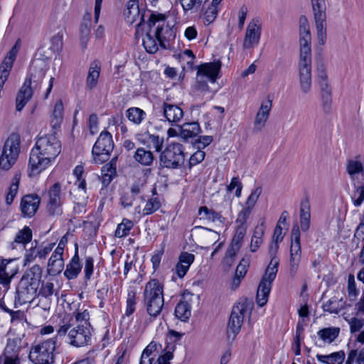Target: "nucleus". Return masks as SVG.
Here are the masks:
<instances>
[{"label": "nucleus", "instance_id": "052dcab7", "mask_svg": "<svg viewBox=\"0 0 364 364\" xmlns=\"http://www.w3.org/2000/svg\"><path fill=\"white\" fill-rule=\"evenodd\" d=\"M249 265H250V258L247 257H243L240 260L239 264L237 265V267L236 268L235 274L238 275L239 277L244 278L247 272Z\"/></svg>", "mask_w": 364, "mask_h": 364}, {"label": "nucleus", "instance_id": "09e8293b", "mask_svg": "<svg viewBox=\"0 0 364 364\" xmlns=\"http://www.w3.org/2000/svg\"><path fill=\"white\" fill-rule=\"evenodd\" d=\"M341 301L342 299L338 301L336 297L331 298L326 302L323 304L322 307L323 311H328L330 314H338L341 309L339 306V302Z\"/></svg>", "mask_w": 364, "mask_h": 364}, {"label": "nucleus", "instance_id": "dca6fc26", "mask_svg": "<svg viewBox=\"0 0 364 364\" xmlns=\"http://www.w3.org/2000/svg\"><path fill=\"white\" fill-rule=\"evenodd\" d=\"M347 173L352 179H354L358 174L364 175V165L355 158L348 161L346 166ZM358 197L353 201L355 207H359L364 202V183L359 186L355 190Z\"/></svg>", "mask_w": 364, "mask_h": 364}, {"label": "nucleus", "instance_id": "4be33fe9", "mask_svg": "<svg viewBox=\"0 0 364 364\" xmlns=\"http://www.w3.org/2000/svg\"><path fill=\"white\" fill-rule=\"evenodd\" d=\"M318 82L321 91L323 108L325 112H328L331 105V90L328 83L327 75L324 71H319Z\"/></svg>", "mask_w": 364, "mask_h": 364}, {"label": "nucleus", "instance_id": "4468645a", "mask_svg": "<svg viewBox=\"0 0 364 364\" xmlns=\"http://www.w3.org/2000/svg\"><path fill=\"white\" fill-rule=\"evenodd\" d=\"M28 276H23L16 289L15 305L31 303L36 296L38 284L33 282Z\"/></svg>", "mask_w": 364, "mask_h": 364}, {"label": "nucleus", "instance_id": "0e129e2a", "mask_svg": "<svg viewBox=\"0 0 364 364\" xmlns=\"http://www.w3.org/2000/svg\"><path fill=\"white\" fill-rule=\"evenodd\" d=\"M217 6L212 4L205 12V23L208 25L212 23L218 15Z\"/></svg>", "mask_w": 364, "mask_h": 364}, {"label": "nucleus", "instance_id": "bb28decb", "mask_svg": "<svg viewBox=\"0 0 364 364\" xmlns=\"http://www.w3.org/2000/svg\"><path fill=\"white\" fill-rule=\"evenodd\" d=\"M17 53V46L15 45L8 53L3 63L0 65V79L6 81Z\"/></svg>", "mask_w": 364, "mask_h": 364}, {"label": "nucleus", "instance_id": "49530a36", "mask_svg": "<svg viewBox=\"0 0 364 364\" xmlns=\"http://www.w3.org/2000/svg\"><path fill=\"white\" fill-rule=\"evenodd\" d=\"M207 0H180L181 6L185 13L194 10L198 11L200 9L203 4Z\"/></svg>", "mask_w": 364, "mask_h": 364}, {"label": "nucleus", "instance_id": "a18cd8bd", "mask_svg": "<svg viewBox=\"0 0 364 364\" xmlns=\"http://www.w3.org/2000/svg\"><path fill=\"white\" fill-rule=\"evenodd\" d=\"M31 239L32 231L28 227L26 226L17 232L14 242L25 245L28 243Z\"/></svg>", "mask_w": 364, "mask_h": 364}, {"label": "nucleus", "instance_id": "680f3d73", "mask_svg": "<svg viewBox=\"0 0 364 364\" xmlns=\"http://www.w3.org/2000/svg\"><path fill=\"white\" fill-rule=\"evenodd\" d=\"M146 186V181L144 179H138L134 181L130 188L131 193L133 196L139 195L143 193Z\"/></svg>", "mask_w": 364, "mask_h": 364}, {"label": "nucleus", "instance_id": "9d476101", "mask_svg": "<svg viewBox=\"0 0 364 364\" xmlns=\"http://www.w3.org/2000/svg\"><path fill=\"white\" fill-rule=\"evenodd\" d=\"M166 15L163 14L154 13L151 14L149 19L150 27L157 24L155 36L163 48H166L164 43L166 41L173 40L176 36L173 26L166 22Z\"/></svg>", "mask_w": 364, "mask_h": 364}, {"label": "nucleus", "instance_id": "4d7b16f0", "mask_svg": "<svg viewBox=\"0 0 364 364\" xmlns=\"http://www.w3.org/2000/svg\"><path fill=\"white\" fill-rule=\"evenodd\" d=\"M358 291L355 286L354 276L350 274L348 278V295L350 301H354L358 295Z\"/></svg>", "mask_w": 364, "mask_h": 364}, {"label": "nucleus", "instance_id": "2eb2a0df", "mask_svg": "<svg viewBox=\"0 0 364 364\" xmlns=\"http://www.w3.org/2000/svg\"><path fill=\"white\" fill-rule=\"evenodd\" d=\"M64 0H56L48 18V28L51 31H63L65 27V8Z\"/></svg>", "mask_w": 364, "mask_h": 364}, {"label": "nucleus", "instance_id": "cd10ccee", "mask_svg": "<svg viewBox=\"0 0 364 364\" xmlns=\"http://www.w3.org/2000/svg\"><path fill=\"white\" fill-rule=\"evenodd\" d=\"M74 186V188L70 191V194L73 196L77 205H85L88 198L85 180H77Z\"/></svg>", "mask_w": 364, "mask_h": 364}, {"label": "nucleus", "instance_id": "c9c22d12", "mask_svg": "<svg viewBox=\"0 0 364 364\" xmlns=\"http://www.w3.org/2000/svg\"><path fill=\"white\" fill-rule=\"evenodd\" d=\"M310 205L308 200L301 203L300 207V226L303 231H307L310 227Z\"/></svg>", "mask_w": 364, "mask_h": 364}, {"label": "nucleus", "instance_id": "6e6552de", "mask_svg": "<svg viewBox=\"0 0 364 364\" xmlns=\"http://www.w3.org/2000/svg\"><path fill=\"white\" fill-rule=\"evenodd\" d=\"M21 139L18 134L12 133L6 140L0 154V168L9 170L16 162L21 150Z\"/></svg>", "mask_w": 364, "mask_h": 364}, {"label": "nucleus", "instance_id": "72a5a7b5", "mask_svg": "<svg viewBox=\"0 0 364 364\" xmlns=\"http://www.w3.org/2000/svg\"><path fill=\"white\" fill-rule=\"evenodd\" d=\"M191 315V307L190 303L185 300V298L181 299L176 305L175 309V316L182 321H186Z\"/></svg>", "mask_w": 364, "mask_h": 364}, {"label": "nucleus", "instance_id": "b1692460", "mask_svg": "<svg viewBox=\"0 0 364 364\" xmlns=\"http://www.w3.org/2000/svg\"><path fill=\"white\" fill-rule=\"evenodd\" d=\"M272 106V100H270L263 102L261 104L254 122V130L255 132H259L265 127Z\"/></svg>", "mask_w": 364, "mask_h": 364}, {"label": "nucleus", "instance_id": "603ef678", "mask_svg": "<svg viewBox=\"0 0 364 364\" xmlns=\"http://www.w3.org/2000/svg\"><path fill=\"white\" fill-rule=\"evenodd\" d=\"M199 215L213 222L220 220L222 218L219 213L212 209H208L206 206L200 208Z\"/></svg>", "mask_w": 364, "mask_h": 364}, {"label": "nucleus", "instance_id": "58836bf2", "mask_svg": "<svg viewBox=\"0 0 364 364\" xmlns=\"http://www.w3.org/2000/svg\"><path fill=\"white\" fill-rule=\"evenodd\" d=\"M326 17V14H318V16H314L317 31V38L319 43L321 45L324 44L326 38V30L325 25Z\"/></svg>", "mask_w": 364, "mask_h": 364}, {"label": "nucleus", "instance_id": "f257e3e1", "mask_svg": "<svg viewBox=\"0 0 364 364\" xmlns=\"http://www.w3.org/2000/svg\"><path fill=\"white\" fill-rule=\"evenodd\" d=\"M60 151L61 143L55 134L38 137L30 154V175L35 176L45 170Z\"/></svg>", "mask_w": 364, "mask_h": 364}, {"label": "nucleus", "instance_id": "79ce46f5", "mask_svg": "<svg viewBox=\"0 0 364 364\" xmlns=\"http://www.w3.org/2000/svg\"><path fill=\"white\" fill-rule=\"evenodd\" d=\"M133 227L134 223L131 220L124 218L121 223L117 225L114 236L119 238L126 237L129 234Z\"/></svg>", "mask_w": 364, "mask_h": 364}, {"label": "nucleus", "instance_id": "7c9ffc66", "mask_svg": "<svg viewBox=\"0 0 364 364\" xmlns=\"http://www.w3.org/2000/svg\"><path fill=\"white\" fill-rule=\"evenodd\" d=\"M100 73V65L97 61L91 63L87 77L86 79V85L90 90H92L96 87Z\"/></svg>", "mask_w": 364, "mask_h": 364}, {"label": "nucleus", "instance_id": "37998d69", "mask_svg": "<svg viewBox=\"0 0 364 364\" xmlns=\"http://www.w3.org/2000/svg\"><path fill=\"white\" fill-rule=\"evenodd\" d=\"M146 113L138 107H131L127 110V117L135 124H139L145 118Z\"/></svg>", "mask_w": 364, "mask_h": 364}, {"label": "nucleus", "instance_id": "a211bd4d", "mask_svg": "<svg viewBox=\"0 0 364 364\" xmlns=\"http://www.w3.org/2000/svg\"><path fill=\"white\" fill-rule=\"evenodd\" d=\"M124 19L129 24L136 23V36L143 35L144 14L140 12L139 4L127 3V8L124 12Z\"/></svg>", "mask_w": 364, "mask_h": 364}, {"label": "nucleus", "instance_id": "69168bd1", "mask_svg": "<svg viewBox=\"0 0 364 364\" xmlns=\"http://www.w3.org/2000/svg\"><path fill=\"white\" fill-rule=\"evenodd\" d=\"M314 16L326 14L325 0H311Z\"/></svg>", "mask_w": 364, "mask_h": 364}, {"label": "nucleus", "instance_id": "a878e982", "mask_svg": "<svg viewBox=\"0 0 364 364\" xmlns=\"http://www.w3.org/2000/svg\"><path fill=\"white\" fill-rule=\"evenodd\" d=\"M59 251L60 249L58 251H54L48 260L47 272L50 275H57L64 268L63 254H60Z\"/></svg>", "mask_w": 364, "mask_h": 364}, {"label": "nucleus", "instance_id": "8fccbe9b", "mask_svg": "<svg viewBox=\"0 0 364 364\" xmlns=\"http://www.w3.org/2000/svg\"><path fill=\"white\" fill-rule=\"evenodd\" d=\"M354 362L358 364H364V349L360 351L351 350L349 352L346 364H352Z\"/></svg>", "mask_w": 364, "mask_h": 364}, {"label": "nucleus", "instance_id": "393cba45", "mask_svg": "<svg viewBox=\"0 0 364 364\" xmlns=\"http://www.w3.org/2000/svg\"><path fill=\"white\" fill-rule=\"evenodd\" d=\"M162 109L164 117L171 124L179 122L184 114L183 109L176 105L164 102Z\"/></svg>", "mask_w": 364, "mask_h": 364}, {"label": "nucleus", "instance_id": "6ab92c4d", "mask_svg": "<svg viewBox=\"0 0 364 364\" xmlns=\"http://www.w3.org/2000/svg\"><path fill=\"white\" fill-rule=\"evenodd\" d=\"M60 191L61 186L59 183H55L49 190L47 211L50 215L55 216L62 214Z\"/></svg>", "mask_w": 364, "mask_h": 364}, {"label": "nucleus", "instance_id": "13d9d810", "mask_svg": "<svg viewBox=\"0 0 364 364\" xmlns=\"http://www.w3.org/2000/svg\"><path fill=\"white\" fill-rule=\"evenodd\" d=\"M236 232L232 242L240 245V243L246 234L247 225L241 224H236Z\"/></svg>", "mask_w": 364, "mask_h": 364}, {"label": "nucleus", "instance_id": "412c9836", "mask_svg": "<svg viewBox=\"0 0 364 364\" xmlns=\"http://www.w3.org/2000/svg\"><path fill=\"white\" fill-rule=\"evenodd\" d=\"M261 35V26L258 23V21H252L247 27L243 48L249 49L253 48L259 43Z\"/></svg>", "mask_w": 364, "mask_h": 364}, {"label": "nucleus", "instance_id": "1a4fd4ad", "mask_svg": "<svg viewBox=\"0 0 364 364\" xmlns=\"http://www.w3.org/2000/svg\"><path fill=\"white\" fill-rule=\"evenodd\" d=\"M277 272L278 262L276 259L270 261L257 289L256 300L257 304L261 307L264 306L268 301L272 282L276 278Z\"/></svg>", "mask_w": 364, "mask_h": 364}, {"label": "nucleus", "instance_id": "5fc2aeb1", "mask_svg": "<svg viewBox=\"0 0 364 364\" xmlns=\"http://www.w3.org/2000/svg\"><path fill=\"white\" fill-rule=\"evenodd\" d=\"M55 289L54 284L51 282H43L39 290V295L45 297L46 299H50V297L54 294Z\"/></svg>", "mask_w": 364, "mask_h": 364}, {"label": "nucleus", "instance_id": "c03bdc74", "mask_svg": "<svg viewBox=\"0 0 364 364\" xmlns=\"http://www.w3.org/2000/svg\"><path fill=\"white\" fill-rule=\"evenodd\" d=\"M338 328H326L318 332L319 337L325 342L331 343L338 336Z\"/></svg>", "mask_w": 364, "mask_h": 364}, {"label": "nucleus", "instance_id": "473e14b6", "mask_svg": "<svg viewBox=\"0 0 364 364\" xmlns=\"http://www.w3.org/2000/svg\"><path fill=\"white\" fill-rule=\"evenodd\" d=\"M345 357V353L342 350L329 355H316L317 360L323 364H342Z\"/></svg>", "mask_w": 364, "mask_h": 364}, {"label": "nucleus", "instance_id": "20e7f679", "mask_svg": "<svg viewBox=\"0 0 364 364\" xmlns=\"http://www.w3.org/2000/svg\"><path fill=\"white\" fill-rule=\"evenodd\" d=\"M163 285L156 279L148 282L144 290V303L149 315L156 318L164 306Z\"/></svg>", "mask_w": 364, "mask_h": 364}, {"label": "nucleus", "instance_id": "3c124183", "mask_svg": "<svg viewBox=\"0 0 364 364\" xmlns=\"http://www.w3.org/2000/svg\"><path fill=\"white\" fill-rule=\"evenodd\" d=\"M143 46L149 53H155L158 50L156 41L149 33H147L143 38Z\"/></svg>", "mask_w": 364, "mask_h": 364}, {"label": "nucleus", "instance_id": "0eeeda50", "mask_svg": "<svg viewBox=\"0 0 364 364\" xmlns=\"http://www.w3.org/2000/svg\"><path fill=\"white\" fill-rule=\"evenodd\" d=\"M56 343V338H53L33 345L30 349L29 360L34 364L52 363Z\"/></svg>", "mask_w": 364, "mask_h": 364}, {"label": "nucleus", "instance_id": "6e6d98bb", "mask_svg": "<svg viewBox=\"0 0 364 364\" xmlns=\"http://www.w3.org/2000/svg\"><path fill=\"white\" fill-rule=\"evenodd\" d=\"M41 268L38 265H33L23 276H28L33 282L39 284V281L41 277Z\"/></svg>", "mask_w": 364, "mask_h": 364}, {"label": "nucleus", "instance_id": "e433bc0d", "mask_svg": "<svg viewBox=\"0 0 364 364\" xmlns=\"http://www.w3.org/2000/svg\"><path fill=\"white\" fill-rule=\"evenodd\" d=\"M134 158L136 161L142 166H151L154 159L153 153L144 148H138L135 151Z\"/></svg>", "mask_w": 364, "mask_h": 364}, {"label": "nucleus", "instance_id": "de8ad7c7", "mask_svg": "<svg viewBox=\"0 0 364 364\" xmlns=\"http://www.w3.org/2000/svg\"><path fill=\"white\" fill-rule=\"evenodd\" d=\"M161 207V202L158 197H152L149 199L143 209V215H147L152 214L158 210Z\"/></svg>", "mask_w": 364, "mask_h": 364}, {"label": "nucleus", "instance_id": "338daca9", "mask_svg": "<svg viewBox=\"0 0 364 364\" xmlns=\"http://www.w3.org/2000/svg\"><path fill=\"white\" fill-rule=\"evenodd\" d=\"M205 153L203 151L198 150L191 155L189 159L191 166H196L202 162L205 159Z\"/></svg>", "mask_w": 364, "mask_h": 364}, {"label": "nucleus", "instance_id": "f03ea898", "mask_svg": "<svg viewBox=\"0 0 364 364\" xmlns=\"http://www.w3.org/2000/svg\"><path fill=\"white\" fill-rule=\"evenodd\" d=\"M300 60L299 64V87L306 95L311 90V33L307 18L302 16L299 18Z\"/></svg>", "mask_w": 364, "mask_h": 364}, {"label": "nucleus", "instance_id": "5701e85b", "mask_svg": "<svg viewBox=\"0 0 364 364\" xmlns=\"http://www.w3.org/2000/svg\"><path fill=\"white\" fill-rule=\"evenodd\" d=\"M41 203L40 198L36 195H26L21 202V213L25 217L31 218L35 215Z\"/></svg>", "mask_w": 364, "mask_h": 364}, {"label": "nucleus", "instance_id": "f3484780", "mask_svg": "<svg viewBox=\"0 0 364 364\" xmlns=\"http://www.w3.org/2000/svg\"><path fill=\"white\" fill-rule=\"evenodd\" d=\"M262 188L259 186L252 190L250 196L245 202L243 208L237 214L235 220L236 224L247 225V220L250 217L252 210L262 194Z\"/></svg>", "mask_w": 364, "mask_h": 364}, {"label": "nucleus", "instance_id": "bf43d9fd", "mask_svg": "<svg viewBox=\"0 0 364 364\" xmlns=\"http://www.w3.org/2000/svg\"><path fill=\"white\" fill-rule=\"evenodd\" d=\"M240 245H237L235 243L232 242L230 247L228 249L225 257L224 259L225 262L231 265L233 262L234 257L235 256L237 252L239 250Z\"/></svg>", "mask_w": 364, "mask_h": 364}, {"label": "nucleus", "instance_id": "423d86ee", "mask_svg": "<svg viewBox=\"0 0 364 364\" xmlns=\"http://www.w3.org/2000/svg\"><path fill=\"white\" fill-rule=\"evenodd\" d=\"M252 304L247 299H240L232 307L227 326V337L233 341L240 333L246 314H250Z\"/></svg>", "mask_w": 364, "mask_h": 364}, {"label": "nucleus", "instance_id": "864d4df0", "mask_svg": "<svg viewBox=\"0 0 364 364\" xmlns=\"http://www.w3.org/2000/svg\"><path fill=\"white\" fill-rule=\"evenodd\" d=\"M74 318L75 319L76 325H85L90 324L89 322L90 320V313L85 309L83 311L77 310V311L73 313Z\"/></svg>", "mask_w": 364, "mask_h": 364}, {"label": "nucleus", "instance_id": "7ed1b4c3", "mask_svg": "<svg viewBox=\"0 0 364 364\" xmlns=\"http://www.w3.org/2000/svg\"><path fill=\"white\" fill-rule=\"evenodd\" d=\"M46 71V63L41 59H36L32 61L30 68V76L27 78L16 97V110L21 111L33 95L32 83L41 81Z\"/></svg>", "mask_w": 364, "mask_h": 364}, {"label": "nucleus", "instance_id": "f8f14e48", "mask_svg": "<svg viewBox=\"0 0 364 364\" xmlns=\"http://www.w3.org/2000/svg\"><path fill=\"white\" fill-rule=\"evenodd\" d=\"M221 68L220 61L204 63L197 67L196 83L198 90L206 92L209 90L207 80L214 83Z\"/></svg>", "mask_w": 364, "mask_h": 364}, {"label": "nucleus", "instance_id": "2f4dec72", "mask_svg": "<svg viewBox=\"0 0 364 364\" xmlns=\"http://www.w3.org/2000/svg\"><path fill=\"white\" fill-rule=\"evenodd\" d=\"M200 132V125L198 122L184 123L180 127V136L184 139L196 136Z\"/></svg>", "mask_w": 364, "mask_h": 364}, {"label": "nucleus", "instance_id": "4c0bfd02", "mask_svg": "<svg viewBox=\"0 0 364 364\" xmlns=\"http://www.w3.org/2000/svg\"><path fill=\"white\" fill-rule=\"evenodd\" d=\"M21 341L19 338H9L4 348V355L19 357L21 350Z\"/></svg>", "mask_w": 364, "mask_h": 364}, {"label": "nucleus", "instance_id": "f704fd0d", "mask_svg": "<svg viewBox=\"0 0 364 364\" xmlns=\"http://www.w3.org/2000/svg\"><path fill=\"white\" fill-rule=\"evenodd\" d=\"M301 247H297L296 245H291L289 272L292 277H294L297 272L301 260Z\"/></svg>", "mask_w": 364, "mask_h": 364}, {"label": "nucleus", "instance_id": "c756f323", "mask_svg": "<svg viewBox=\"0 0 364 364\" xmlns=\"http://www.w3.org/2000/svg\"><path fill=\"white\" fill-rule=\"evenodd\" d=\"M81 269L82 265L80 262L77 250H76L74 256L72 257L70 262L66 265L64 275L69 280L74 279L79 275L81 272Z\"/></svg>", "mask_w": 364, "mask_h": 364}, {"label": "nucleus", "instance_id": "9b49d317", "mask_svg": "<svg viewBox=\"0 0 364 364\" xmlns=\"http://www.w3.org/2000/svg\"><path fill=\"white\" fill-rule=\"evenodd\" d=\"M184 161L183 146L179 143H171L160 155L161 165L168 168H177L183 164Z\"/></svg>", "mask_w": 364, "mask_h": 364}, {"label": "nucleus", "instance_id": "ddd939ff", "mask_svg": "<svg viewBox=\"0 0 364 364\" xmlns=\"http://www.w3.org/2000/svg\"><path fill=\"white\" fill-rule=\"evenodd\" d=\"M113 148L112 134L107 131H103L100 134L92 150L95 163L102 164L107 161Z\"/></svg>", "mask_w": 364, "mask_h": 364}, {"label": "nucleus", "instance_id": "c85d7f7f", "mask_svg": "<svg viewBox=\"0 0 364 364\" xmlns=\"http://www.w3.org/2000/svg\"><path fill=\"white\" fill-rule=\"evenodd\" d=\"M195 259L194 255L188 252H182L179 257V261L176 266V273L180 278H183L191 264L193 262Z\"/></svg>", "mask_w": 364, "mask_h": 364}, {"label": "nucleus", "instance_id": "e2e57ef3", "mask_svg": "<svg viewBox=\"0 0 364 364\" xmlns=\"http://www.w3.org/2000/svg\"><path fill=\"white\" fill-rule=\"evenodd\" d=\"M346 320L350 325V331L352 333L359 331L364 326V320L361 318L353 317Z\"/></svg>", "mask_w": 364, "mask_h": 364}, {"label": "nucleus", "instance_id": "39448f33", "mask_svg": "<svg viewBox=\"0 0 364 364\" xmlns=\"http://www.w3.org/2000/svg\"><path fill=\"white\" fill-rule=\"evenodd\" d=\"M68 323L60 326L58 330V335L64 336L68 333L69 343L75 347H82L91 343L92 327L90 324L76 325L73 328Z\"/></svg>", "mask_w": 364, "mask_h": 364}, {"label": "nucleus", "instance_id": "ea45409f", "mask_svg": "<svg viewBox=\"0 0 364 364\" xmlns=\"http://www.w3.org/2000/svg\"><path fill=\"white\" fill-rule=\"evenodd\" d=\"M63 119V105L61 100H58L55 106L51 115L50 124L53 129L60 127Z\"/></svg>", "mask_w": 364, "mask_h": 364}, {"label": "nucleus", "instance_id": "aec40b11", "mask_svg": "<svg viewBox=\"0 0 364 364\" xmlns=\"http://www.w3.org/2000/svg\"><path fill=\"white\" fill-rule=\"evenodd\" d=\"M18 272L16 259H2L0 261V284L9 289L12 278Z\"/></svg>", "mask_w": 364, "mask_h": 364}, {"label": "nucleus", "instance_id": "774afa93", "mask_svg": "<svg viewBox=\"0 0 364 364\" xmlns=\"http://www.w3.org/2000/svg\"><path fill=\"white\" fill-rule=\"evenodd\" d=\"M85 277L87 280L91 278L93 273V259L91 257H87L85 262Z\"/></svg>", "mask_w": 364, "mask_h": 364}, {"label": "nucleus", "instance_id": "a19ab883", "mask_svg": "<svg viewBox=\"0 0 364 364\" xmlns=\"http://www.w3.org/2000/svg\"><path fill=\"white\" fill-rule=\"evenodd\" d=\"M20 178L21 174L18 173H15L12 178L11 185L6 196V202L8 205L13 203L14 199L18 193Z\"/></svg>", "mask_w": 364, "mask_h": 364}]
</instances>
